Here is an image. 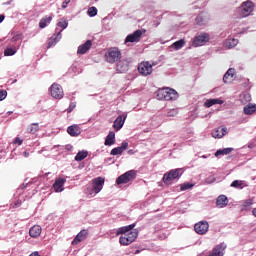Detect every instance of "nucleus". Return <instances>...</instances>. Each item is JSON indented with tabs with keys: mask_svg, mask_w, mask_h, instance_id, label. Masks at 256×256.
<instances>
[{
	"mask_svg": "<svg viewBox=\"0 0 256 256\" xmlns=\"http://www.w3.org/2000/svg\"><path fill=\"white\" fill-rule=\"evenodd\" d=\"M181 175H183L182 168L172 169L163 175L162 181L165 185H172L175 179H181Z\"/></svg>",
	"mask_w": 256,
	"mask_h": 256,
	"instance_id": "obj_1",
	"label": "nucleus"
},
{
	"mask_svg": "<svg viewBox=\"0 0 256 256\" xmlns=\"http://www.w3.org/2000/svg\"><path fill=\"white\" fill-rule=\"evenodd\" d=\"M179 97V94L175 89L163 88L158 90V98L164 101H175Z\"/></svg>",
	"mask_w": 256,
	"mask_h": 256,
	"instance_id": "obj_2",
	"label": "nucleus"
},
{
	"mask_svg": "<svg viewBox=\"0 0 256 256\" xmlns=\"http://www.w3.org/2000/svg\"><path fill=\"white\" fill-rule=\"evenodd\" d=\"M107 63H119L121 61V51L117 47L109 48L105 54Z\"/></svg>",
	"mask_w": 256,
	"mask_h": 256,
	"instance_id": "obj_3",
	"label": "nucleus"
},
{
	"mask_svg": "<svg viewBox=\"0 0 256 256\" xmlns=\"http://www.w3.org/2000/svg\"><path fill=\"white\" fill-rule=\"evenodd\" d=\"M255 4L251 0H247L241 4V7L239 8V15L240 18L243 19L245 17H249L251 15V12L254 11Z\"/></svg>",
	"mask_w": 256,
	"mask_h": 256,
	"instance_id": "obj_4",
	"label": "nucleus"
},
{
	"mask_svg": "<svg viewBox=\"0 0 256 256\" xmlns=\"http://www.w3.org/2000/svg\"><path fill=\"white\" fill-rule=\"evenodd\" d=\"M139 237V232L137 230H132L128 232L127 234L122 235L119 238L120 245H131V243H134V241Z\"/></svg>",
	"mask_w": 256,
	"mask_h": 256,
	"instance_id": "obj_5",
	"label": "nucleus"
},
{
	"mask_svg": "<svg viewBox=\"0 0 256 256\" xmlns=\"http://www.w3.org/2000/svg\"><path fill=\"white\" fill-rule=\"evenodd\" d=\"M136 177H137V172H135V170H130V171H127L126 173L120 175L116 179V183H117V185H125V184L129 183L130 181H134V179H136Z\"/></svg>",
	"mask_w": 256,
	"mask_h": 256,
	"instance_id": "obj_6",
	"label": "nucleus"
},
{
	"mask_svg": "<svg viewBox=\"0 0 256 256\" xmlns=\"http://www.w3.org/2000/svg\"><path fill=\"white\" fill-rule=\"evenodd\" d=\"M138 73L142 77H149L153 73V65L149 61H143L138 64Z\"/></svg>",
	"mask_w": 256,
	"mask_h": 256,
	"instance_id": "obj_7",
	"label": "nucleus"
},
{
	"mask_svg": "<svg viewBox=\"0 0 256 256\" xmlns=\"http://www.w3.org/2000/svg\"><path fill=\"white\" fill-rule=\"evenodd\" d=\"M145 33H146L145 29L136 30L132 34H129L126 37L125 43H139V41H141V38L143 37V34Z\"/></svg>",
	"mask_w": 256,
	"mask_h": 256,
	"instance_id": "obj_8",
	"label": "nucleus"
},
{
	"mask_svg": "<svg viewBox=\"0 0 256 256\" xmlns=\"http://www.w3.org/2000/svg\"><path fill=\"white\" fill-rule=\"evenodd\" d=\"M50 95L53 99H61L64 97L65 93L63 92V87L61 84L53 83L50 86Z\"/></svg>",
	"mask_w": 256,
	"mask_h": 256,
	"instance_id": "obj_9",
	"label": "nucleus"
},
{
	"mask_svg": "<svg viewBox=\"0 0 256 256\" xmlns=\"http://www.w3.org/2000/svg\"><path fill=\"white\" fill-rule=\"evenodd\" d=\"M103 185H105V178L97 177L92 180V193H101L103 189Z\"/></svg>",
	"mask_w": 256,
	"mask_h": 256,
	"instance_id": "obj_10",
	"label": "nucleus"
},
{
	"mask_svg": "<svg viewBox=\"0 0 256 256\" xmlns=\"http://www.w3.org/2000/svg\"><path fill=\"white\" fill-rule=\"evenodd\" d=\"M194 231L198 235H205L209 231V223L207 221H200L194 225Z\"/></svg>",
	"mask_w": 256,
	"mask_h": 256,
	"instance_id": "obj_11",
	"label": "nucleus"
},
{
	"mask_svg": "<svg viewBox=\"0 0 256 256\" xmlns=\"http://www.w3.org/2000/svg\"><path fill=\"white\" fill-rule=\"evenodd\" d=\"M209 41V34L203 33L199 36H196L193 40L194 47H201L205 45V43H208Z\"/></svg>",
	"mask_w": 256,
	"mask_h": 256,
	"instance_id": "obj_12",
	"label": "nucleus"
},
{
	"mask_svg": "<svg viewBox=\"0 0 256 256\" xmlns=\"http://www.w3.org/2000/svg\"><path fill=\"white\" fill-rule=\"evenodd\" d=\"M88 236H89L88 230H85V229L81 230L73 239L72 245H79V243H81V241H85Z\"/></svg>",
	"mask_w": 256,
	"mask_h": 256,
	"instance_id": "obj_13",
	"label": "nucleus"
},
{
	"mask_svg": "<svg viewBox=\"0 0 256 256\" xmlns=\"http://www.w3.org/2000/svg\"><path fill=\"white\" fill-rule=\"evenodd\" d=\"M125 119H127V115L118 116L114 121L113 129H115V131H121V129H123V125H125Z\"/></svg>",
	"mask_w": 256,
	"mask_h": 256,
	"instance_id": "obj_14",
	"label": "nucleus"
},
{
	"mask_svg": "<svg viewBox=\"0 0 256 256\" xmlns=\"http://www.w3.org/2000/svg\"><path fill=\"white\" fill-rule=\"evenodd\" d=\"M127 147H129V142L123 141L121 146L111 150L110 155H123V151H126Z\"/></svg>",
	"mask_w": 256,
	"mask_h": 256,
	"instance_id": "obj_15",
	"label": "nucleus"
},
{
	"mask_svg": "<svg viewBox=\"0 0 256 256\" xmlns=\"http://www.w3.org/2000/svg\"><path fill=\"white\" fill-rule=\"evenodd\" d=\"M93 46V42L91 40H87L84 44L78 47L77 53L78 55H85L89 49Z\"/></svg>",
	"mask_w": 256,
	"mask_h": 256,
	"instance_id": "obj_16",
	"label": "nucleus"
},
{
	"mask_svg": "<svg viewBox=\"0 0 256 256\" xmlns=\"http://www.w3.org/2000/svg\"><path fill=\"white\" fill-rule=\"evenodd\" d=\"M67 133L70 135V137H79V135H81V127H79L77 124L69 126L67 128Z\"/></svg>",
	"mask_w": 256,
	"mask_h": 256,
	"instance_id": "obj_17",
	"label": "nucleus"
},
{
	"mask_svg": "<svg viewBox=\"0 0 256 256\" xmlns=\"http://www.w3.org/2000/svg\"><path fill=\"white\" fill-rule=\"evenodd\" d=\"M66 179L65 178H57L53 184V188L55 190L56 193H61L63 191V186L66 183Z\"/></svg>",
	"mask_w": 256,
	"mask_h": 256,
	"instance_id": "obj_18",
	"label": "nucleus"
},
{
	"mask_svg": "<svg viewBox=\"0 0 256 256\" xmlns=\"http://www.w3.org/2000/svg\"><path fill=\"white\" fill-rule=\"evenodd\" d=\"M227 135L226 127H218L217 129L212 131V137L214 139H221V137H225Z\"/></svg>",
	"mask_w": 256,
	"mask_h": 256,
	"instance_id": "obj_19",
	"label": "nucleus"
},
{
	"mask_svg": "<svg viewBox=\"0 0 256 256\" xmlns=\"http://www.w3.org/2000/svg\"><path fill=\"white\" fill-rule=\"evenodd\" d=\"M59 41H61V32L52 35V37L48 40V49H51V47H55V45H57Z\"/></svg>",
	"mask_w": 256,
	"mask_h": 256,
	"instance_id": "obj_20",
	"label": "nucleus"
},
{
	"mask_svg": "<svg viewBox=\"0 0 256 256\" xmlns=\"http://www.w3.org/2000/svg\"><path fill=\"white\" fill-rule=\"evenodd\" d=\"M223 103H224L223 100L219 98L207 99L204 102V107L209 109V107H213V105H223Z\"/></svg>",
	"mask_w": 256,
	"mask_h": 256,
	"instance_id": "obj_21",
	"label": "nucleus"
},
{
	"mask_svg": "<svg viewBox=\"0 0 256 256\" xmlns=\"http://www.w3.org/2000/svg\"><path fill=\"white\" fill-rule=\"evenodd\" d=\"M228 204H229V199L225 195H220L216 199L217 207H220V208L227 207Z\"/></svg>",
	"mask_w": 256,
	"mask_h": 256,
	"instance_id": "obj_22",
	"label": "nucleus"
},
{
	"mask_svg": "<svg viewBox=\"0 0 256 256\" xmlns=\"http://www.w3.org/2000/svg\"><path fill=\"white\" fill-rule=\"evenodd\" d=\"M41 226L39 225H34L33 227L30 228L29 230V235L30 237H33L34 239H37L41 235Z\"/></svg>",
	"mask_w": 256,
	"mask_h": 256,
	"instance_id": "obj_23",
	"label": "nucleus"
},
{
	"mask_svg": "<svg viewBox=\"0 0 256 256\" xmlns=\"http://www.w3.org/2000/svg\"><path fill=\"white\" fill-rule=\"evenodd\" d=\"M104 145L111 147V145H115V132L110 131L108 135L106 136Z\"/></svg>",
	"mask_w": 256,
	"mask_h": 256,
	"instance_id": "obj_24",
	"label": "nucleus"
},
{
	"mask_svg": "<svg viewBox=\"0 0 256 256\" xmlns=\"http://www.w3.org/2000/svg\"><path fill=\"white\" fill-rule=\"evenodd\" d=\"M134 228H135V224H130L128 226L120 227L117 230L116 235H127V233H129V231H132V229H134Z\"/></svg>",
	"mask_w": 256,
	"mask_h": 256,
	"instance_id": "obj_25",
	"label": "nucleus"
},
{
	"mask_svg": "<svg viewBox=\"0 0 256 256\" xmlns=\"http://www.w3.org/2000/svg\"><path fill=\"white\" fill-rule=\"evenodd\" d=\"M51 21H53V16L43 17L39 22L40 29H45V27H47L51 23Z\"/></svg>",
	"mask_w": 256,
	"mask_h": 256,
	"instance_id": "obj_26",
	"label": "nucleus"
},
{
	"mask_svg": "<svg viewBox=\"0 0 256 256\" xmlns=\"http://www.w3.org/2000/svg\"><path fill=\"white\" fill-rule=\"evenodd\" d=\"M234 75H235V69L229 68L223 76L224 83H229V77H231V79H233Z\"/></svg>",
	"mask_w": 256,
	"mask_h": 256,
	"instance_id": "obj_27",
	"label": "nucleus"
},
{
	"mask_svg": "<svg viewBox=\"0 0 256 256\" xmlns=\"http://www.w3.org/2000/svg\"><path fill=\"white\" fill-rule=\"evenodd\" d=\"M39 131V123H32L27 127V133L35 135Z\"/></svg>",
	"mask_w": 256,
	"mask_h": 256,
	"instance_id": "obj_28",
	"label": "nucleus"
},
{
	"mask_svg": "<svg viewBox=\"0 0 256 256\" xmlns=\"http://www.w3.org/2000/svg\"><path fill=\"white\" fill-rule=\"evenodd\" d=\"M171 47H173V49H175V51H179V49H183V47H185V39H180L176 42H174Z\"/></svg>",
	"mask_w": 256,
	"mask_h": 256,
	"instance_id": "obj_29",
	"label": "nucleus"
},
{
	"mask_svg": "<svg viewBox=\"0 0 256 256\" xmlns=\"http://www.w3.org/2000/svg\"><path fill=\"white\" fill-rule=\"evenodd\" d=\"M255 111H256V105L249 104V105L244 107V114L245 115H253V113H255Z\"/></svg>",
	"mask_w": 256,
	"mask_h": 256,
	"instance_id": "obj_30",
	"label": "nucleus"
},
{
	"mask_svg": "<svg viewBox=\"0 0 256 256\" xmlns=\"http://www.w3.org/2000/svg\"><path fill=\"white\" fill-rule=\"evenodd\" d=\"M233 152V148H224V149H219L215 152V157H219V155H229L230 153Z\"/></svg>",
	"mask_w": 256,
	"mask_h": 256,
	"instance_id": "obj_31",
	"label": "nucleus"
},
{
	"mask_svg": "<svg viewBox=\"0 0 256 256\" xmlns=\"http://www.w3.org/2000/svg\"><path fill=\"white\" fill-rule=\"evenodd\" d=\"M117 71H119V73H126V71H129V65L119 61L117 64Z\"/></svg>",
	"mask_w": 256,
	"mask_h": 256,
	"instance_id": "obj_32",
	"label": "nucleus"
},
{
	"mask_svg": "<svg viewBox=\"0 0 256 256\" xmlns=\"http://www.w3.org/2000/svg\"><path fill=\"white\" fill-rule=\"evenodd\" d=\"M87 155H89L87 151H80L76 154L75 161H83V159H86Z\"/></svg>",
	"mask_w": 256,
	"mask_h": 256,
	"instance_id": "obj_33",
	"label": "nucleus"
},
{
	"mask_svg": "<svg viewBox=\"0 0 256 256\" xmlns=\"http://www.w3.org/2000/svg\"><path fill=\"white\" fill-rule=\"evenodd\" d=\"M15 53H17V48L13 47V48H6L4 51V55L5 57H11L13 55H15Z\"/></svg>",
	"mask_w": 256,
	"mask_h": 256,
	"instance_id": "obj_34",
	"label": "nucleus"
},
{
	"mask_svg": "<svg viewBox=\"0 0 256 256\" xmlns=\"http://www.w3.org/2000/svg\"><path fill=\"white\" fill-rule=\"evenodd\" d=\"M238 43H239V40L232 38L227 40L226 45L228 46V49H233V47H237Z\"/></svg>",
	"mask_w": 256,
	"mask_h": 256,
	"instance_id": "obj_35",
	"label": "nucleus"
},
{
	"mask_svg": "<svg viewBox=\"0 0 256 256\" xmlns=\"http://www.w3.org/2000/svg\"><path fill=\"white\" fill-rule=\"evenodd\" d=\"M193 187H195V184L186 182L180 185V191H187L188 189H193Z\"/></svg>",
	"mask_w": 256,
	"mask_h": 256,
	"instance_id": "obj_36",
	"label": "nucleus"
},
{
	"mask_svg": "<svg viewBox=\"0 0 256 256\" xmlns=\"http://www.w3.org/2000/svg\"><path fill=\"white\" fill-rule=\"evenodd\" d=\"M243 185V181H240V180H234L232 183H231V187H234L235 189H239V188H243L242 187Z\"/></svg>",
	"mask_w": 256,
	"mask_h": 256,
	"instance_id": "obj_37",
	"label": "nucleus"
},
{
	"mask_svg": "<svg viewBox=\"0 0 256 256\" xmlns=\"http://www.w3.org/2000/svg\"><path fill=\"white\" fill-rule=\"evenodd\" d=\"M88 15L89 17H95L97 15V8L95 6H92L88 9Z\"/></svg>",
	"mask_w": 256,
	"mask_h": 256,
	"instance_id": "obj_38",
	"label": "nucleus"
},
{
	"mask_svg": "<svg viewBox=\"0 0 256 256\" xmlns=\"http://www.w3.org/2000/svg\"><path fill=\"white\" fill-rule=\"evenodd\" d=\"M23 35L18 33V34H15L12 38H11V42L12 43H17V41H21Z\"/></svg>",
	"mask_w": 256,
	"mask_h": 256,
	"instance_id": "obj_39",
	"label": "nucleus"
},
{
	"mask_svg": "<svg viewBox=\"0 0 256 256\" xmlns=\"http://www.w3.org/2000/svg\"><path fill=\"white\" fill-rule=\"evenodd\" d=\"M75 107H77V104L75 102L70 103L69 107L67 108V113H72Z\"/></svg>",
	"mask_w": 256,
	"mask_h": 256,
	"instance_id": "obj_40",
	"label": "nucleus"
},
{
	"mask_svg": "<svg viewBox=\"0 0 256 256\" xmlns=\"http://www.w3.org/2000/svg\"><path fill=\"white\" fill-rule=\"evenodd\" d=\"M67 25H69V23H67L65 20H62L58 23V27H61L62 29H67Z\"/></svg>",
	"mask_w": 256,
	"mask_h": 256,
	"instance_id": "obj_41",
	"label": "nucleus"
},
{
	"mask_svg": "<svg viewBox=\"0 0 256 256\" xmlns=\"http://www.w3.org/2000/svg\"><path fill=\"white\" fill-rule=\"evenodd\" d=\"M251 205H253V199H247V200H245V202L243 203V207H245V208L251 207Z\"/></svg>",
	"mask_w": 256,
	"mask_h": 256,
	"instance_id": "obj_42",
	"label": "nucleus"
},
{
	"mask_svg": "<svg viewBox=\"0 0 256 256\" xmlns=\"http://www.w3.org/2000/svg\"><path fill=\"white\" fill-rule=\"evenodd\" d=\"M6 98H7V91L6 90H1L0 91V101H3Z\"/></svg>",
	"mask_w": 256,
	"mask_h": 256,
	"instance_id": "obj_43",
	"label": "nucleus"
},
{
	"mask_svg": "<svg viewBox=\"0 0 256 256\" xmlns=\"http://www.w3.org/2000/svg\"><path fill=\"white\" fill-rule=\"evenodd\" d=\"M196 23L197 25H203L205 23V19H203L201 16L196 17Z\"/></svg>",
	"mask_w": 256,
	"mask_h": 256,
	"instance_id": "obj_44",
	"label": "nucleus"
},
{
	"mask_svg": "<svg viewBox=\"0 0 256 256\" xmlns=\"http://www.w3.org/2000/svg\"><path fill=\"white\" fill-rule=\"evenodd\" d=\"M176 115H177V110H175V109H172V110L168 111V113H167L168 117H175Z\"/></svg>",
	"mask_w": 256,
	"mask_h": 256,
	"instance_id": "obj_45",
	"label": "nucleus"
},
{
	"mask_svg": "<svg viewBox=\"0 0 256 256\" xmlns=\"http://www.w3.org/2000/svg\"><path fill=\"white\" fill-rule=\"evenodd\" d=\"M69 3H71V0H64L62 3V9H67V5H69Z\"/></svg>",
	"mask_w": 256,
	"mask_h": 256,
	"instance_id": "obj_46",
	"label": "nucleus"
},
{
	"mask_svg": "<svg viewBox=\"0 0 256 256\" xmlns=\"http://www.w3.org/2000/svg\"><path fill=\"white\" fill-rule=\"evenodd\" d=\"M14 143L16 145H23V140H21V138H19V137H16L14 140Z\"/></svg>",
	"mask_w": 256,
	"mask_h": 256,
	"instance_id": "obj_47",
	"label": "nucleus"
},
{
	"mask_svg": "<svg viewBox=\"0 0 256 256\" xmlns=\"http://www.w3.org/2000/svg\"><path fill=\"white\" fill-rule=\"evenodd\" d=\"M4 20H5V15H0V23H3Z\"/></svg>",
	"mask_w": 256,
	"mask_h": 256,
	"instance_id": "obj_48",
	"label": "nucleus"
},
{
	"mask_svg": "<svg viewBox=\"0 0 256 256\" xmlns=\"http://www.w3.org/2000/svg\"><path fill=\"white\" fill-rule=\"evenodd\" d=\"M128 155H135V150H128Z\"/></svg>",
	"mask_w": 256,
	"mask_h": 256,
	"instance_id": "obj_49",
	"label": "nucleus"
},
{
	"mask_svg": "<svg viewBox=\"0 0 256 256\" xmlns=\"http://www.w3.org/2000/svg\"><path fill=\"white\" fill-rule=\"evenodd\" d=\"M252 215H254V217H256V208H254V209L252 210Z\"/></svg>",
	"mask_w": 256,
	"mask_h": 256,
	"instance_id": "obj_50",
	"label": "nucleus"
},
{
	"mask_svg": "<svg viewBox=\"0 0 256 256\" xmlns=\"http://www.w3.org/2000/svg\"><path fill=\"white\" fill-rule=\"evenodd\" d=\"M24 156L29 157V152H24Z\"/></svg>",
	"mask_w": 256,
	"mask_h": 256,
	"instance_id": "obj_51",
	"label": "nucleus"
},
{
	"mask_svg": "<svg viewBox=\"0 0 256 256\" xmlns=\"http://www.w3.org/2000/svg\"><path fill=\"white\" fill-rule=\"evenodd\" d=\"M16 205H21V202H17V204Z\"/></svg>",
	"mask_w": 256,
	"mask_h": 256,
	"instance_id": "obj_52",
	"label": "nucleus"
},
{
	"mask_svg": "<svg viewBox=\"0 0 256 256\" xmlns=\"http://www.w3.org/2000/svg\"><path fill=\"white\" fill-rule=\"evenodd\" d=\"M90 195H93V192H90Z\"/></svg>",
	"mask_w": 256,
	"mask_h": 256,
	"instance_id": "obj_53",
	"label": "nucleus"
},
{
	"mask_svg": "<svg viewBox=\"0 0 256 256\" xmlns=\"http://www.w3.org/2000/svg\"><path fill=\"white\" fill-rule=\"evenodd\" d=\"M136 253H139V250Z\"/></svg>",
	"mask_w": 256,
	"mask_h": 256,
	"instance_id": "obj_54",
	"label": "nucleus"
}]
</instances>
